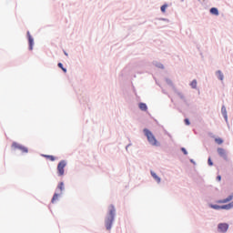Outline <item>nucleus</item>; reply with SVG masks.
Wrapping results in <instances>:
<instances>
[{"mask_svg":"<svg viewBox=\"0 0 233 233\" xmlns=\"http://www.w3.org/2000/svg\"><path fill=\"white\" fill-rule=\"evenodd\" d=\"M233 199V193H231L229 196H228L226 198L224 199H218L216 201V203L218 204H225V203H230V201H232Z\"/></svg>","mask_w":233,"mask_h":233,"instance_id":"obj_10","label":"nucleus"},{"mask_svg":"<svg viewBox=\"0 0 233 233\" xmlns=\"http://www.w3.org/2000/svg\"><path fill=\"white\" fill-rule=\"evenodd\" d=\"M166 83L167 85H168L169 86H174V83H172V80L169 78H166Z\"/></svg>","mask_w":233,"mask_h":233,"instance_id":"obj_23","label":"nucleus"},{"mask_svg":"<svg viewBox=\"0 0 233 233\" xmlns=\"http://www.w3.org/2000/svg\"><path fill=\"white\" fill-rule=\"evenodd\" d=\"M151 177H153V179H155V181H157V183H161V177H159V176H157V174H156V172L154 171H150Z\"/></svg>","mask_w":233,"mask_h":233,"instance_id":"obj_14","label":"nucleus"},{"mask_svg":"<svg viewBox=\"0 0 233 233\" xmlns=\"http://www.w3.org/2000/svg\"><path fill=\"white\" fill-rule=\"evenodd\" d=\"M153 65H154V66H157V68H160L161 70H163L165 68V66H163V64H161L160 62H157V61H154Z\"/></svg>","mask_w":233,"mask_h":233,"instance_id":"obj_17","label":"nucleus"},{"mask_svg":"<svg viewBox=\"0 0 233 233\" xmlns=\"http://www.w3.org/2000/svg\"><path fill=\"white\" fill-rule=\"evenodd\" d=\"M143 133H144V136L147 137L149 145H151L152 147H161V143L157 141V139L156 138V136H154V133H152L150 129L144 128Z\"/></svg>","mask_w":233,"mask_h":233,"instance_id":"obj_2","label":"nucleus"},{"mask_svg":"<svg viewBox=\"0 0 233 233\" xmlns=\"http://www.w3.org/2000/svg\"><path fill=\"white\" fill-rule=\"evenodd\" d=\"M217 181H221V175L217 176Z\"/></svg>","mask_w":233,"mask_h":233,"instance_id":"obj_29","label":"nucleus"},{"mask_svg":"<svg viewBox=\"0 0 233 233\" xmlns=\"http://www.w3.org/2000/svg\"><path fill=\"white\" fill-rule=\"evenodd\" d=\"M138 108L142 112H147V110H148V106H147V104L144 102H140V103H138Z\"/></svg>","mask_w":233,"mask_h":233,"instance_id":"obj_13","label":"nucleus"},{"mask_svg":"<svg viewBox=\"0 0 233 233\" xmlns=\"http://www.w3.org/2000/svg\"><path fill=\"white\" fill-rule=\"evenodd\" d=\"M180 150L184 154V156H188V151H187V148L181 147Z\"/></svg>","mask_w":233,"mask_h":233,"instance_id":"obj_25","label":"nucleus"},{"mask_svg":"<svg viewBox=\"0 0 233 233\" xmlns=\"http://www.w3.org/2000/svg\"><path fill=\"white\" fill-rule=\"evenodd\" d=\"M221 114H222L226 123H228V115L227 113V107L225 106H222V107H221Z\"/></svg>","mask_w":233,"mask_h":233,"instance_id":"obj_11","label":"nucleus"},{"mask_svg":"<svg viewBox=\"0 0 233 233\" xmlns=\"http://www.w3.org/2000/svg\"><path fill=\"white\" fill-rule=\"evenodd\" d=\"M63 192H65V182H59L51 199V203H57V201H59V198H62Z\"/></svg>","mask_w":233,"mask_h":233,"instance_id":"obj_3","label":"nucleus"},{"mask_svg":"<svg viewBox=\"0 0 233 233\" xmlns=\"http://www.w3.org/2000/svg\"><path fill=\"white\" fill-rule=\"evenodd\" d=\"M115 221H116V207L113 204H111L108 207V211L105 218L106 230H112V227H114Z\"/></svg>","mask_w":233,"mask_h":233,"instance_id":"obj_1","label":"nucleus"},{"mask_svg":"<svg viewBox=\"0 0 233 233\" xmlns=\"http://www.w3.org/2000/svg\"><path fill=\"white\" fill-rule=\"evenodd\" d=\"M132 147V143H129L127 146H126V150H127V152H128V147Z\"/></svg>","mask_w":233,"mask_h":233,"instance_id":"obj_28","label":"nucleus"},{"mask_svg":"<svg viewBox=\"0 0 233 233\" xmlns=\"http://www.w3.org/2000/svg\"><path fill=\"white\" fill-rule=\"evenodd\" d=\"M177 96H178V97H180V99H182V101L185 103V105H187V106H190V103H188V100H187V98L185 97V95H183V93L177 92Z\"/></svg>","mask_w":233,"mask_h":233,"instance_id":"obj_12","label":"nucleus"},{"mask_svg":"<svg viewBox=\"0 0 233 233\" xmlns=\"http://www.w3.org/2000/svg\"><path fill=\"white\" fill-rule=\"evenodd\" d=\"M184 123H185V125H186L187 127H189V125H190V119L185 118V119H184Z\"/></svg>","mask_w":233,"mask_h":233,"instance_id":"obj_26","label":"nucleus"},{"mask_svg":"<svg viewBox=\"0 0 233 233\" xmlns=\"http://www.w3.org/2000/svg\"><path fill=\"white\" fill-rule=\"evenodd\" d=\"M26 37H27V41H28V50L32 51L34 50V36H32V35L30 34V31L26 32Z\"/></svg>","mask_w":233,"mask_h":233,"instance_id":"obj_7","label":"nucleus"},{"mask_svg":"<svg viewBox=\"0 0 233 233\" xmlns=\"http://www.w3.org/2000/svg\"><path fill=\"white\" fill-rule=\"evenodd\" d=\"M209 13L212 15H219V10L217 8V7H211L209 9Z\"/></svg>","mask_w":233,"mask_h":233,"instance_id":"obj_15","label":"nucleus"},{"mask_svg":"<svg viewBox=\"0 0 233 233\" xmlns=\"http://www.w3.org/2000/svg\"><path fill=\"white\" fill-rule=\"evenodd\" d=\"M215 143H217V145H223V138L221 137L215 138Z\"/></svg>","mask_w":233,"mask_h":233,"instance_id":"obj_22","label":"nucleus"},{"mask_svg":"<svg viewBox=\"0 0 233 233\" xmlns=\"http://www.w3.org/2000/svg\"><path fill=\"white\" fill-rule=\"evenodd\" d=\"M57 66H58V68H61V70L63 71L64 74H66L67 70H66V68L63 66V63L59 62V63L57 64Z\"/></svg>","mask_w":233,"mask_h":233,"instance_id":"obj_19","label":"nucleus"},{"mask_svg":"<svg viewBox=\"0 0 233 233\" xmlns=\"http://www.w3.org/2000/svg\"><path fill=\"white\" fill-rule=\"evenodd\" d=\"M190 86L191 88H194V89L198 88V80L197 79L192 80V82L190 83Z\"/></svg>","mask_w":233,"mask_h":233,"instance_id":"obj_20","label":"nucleus"},{"mask_svg":"<svg viewBox=\"0 0 233 233\" xmlns=\"http://www.w3.org/2000/svg\"><path fill=\"white\" fill-rule=\"evenodd\" d=\"M162 92L166 95H167L168 93H167V91L165 89H162Z\"/></svg>","mask_w":233,"mask_h":233,"instance_id":"obj_31","label":"nucleus"},{"mask_svg":"<svg viewBox=\"0 0 233 233\" xmlns=\"http://www.w3.org/2000/svg\"><path fill=\"white\" fill-rule=\"evenodd\" d=\"M66 160H61L56 167V172L58 177H63L65 176V168L66 167Z\"/></svg>","mask_w":233,"mask_h":233,"instance_id":"obj_5","label":"nucleus"},{"mask_svg":"<svg viewBox=\"0 0 233 233\" xmlns=\"http://www.w3.org/2000/svg\"><path fill=\"white\" fill-rule=\"evenodd\" d=\"M64 54H65V56H68V53H66V52H65Z\"/></svg>","mask_w":233,"mask_h":233,"instance_id":"obj_32","label":"nucleus"},{"mask_svg":"<svg viewBox=\"0 0 233 233\" xmlns=\"http://www.w3.org/2000/svg\"><path fill=\"white\" fill-rule=\"evenodd\" d=\"M209 208H213V210H232L233 208V201L229 202L228 204H225L219 206L218 204H208Z\"/></svg>","mask_w":233,"mask_h":233,"instance_id":"obj_4","label":"nucleus"},{"mask_svg":"<svg viewBox=\"0 0 233 233\" xmlns=\"http://www.w3.org/2000/svg\"><path fill=\"white\" fill-rule=\"evenodd\" d=\"M218 230L221 233H226L228 230V224L227 223H219L218 225Z\"/></svg>","mask_w":233,"mask_h":233,"instance_id":"obj_9","label":"nucleus"},{"mask_svg":"<svg viewBox=\"0 0 233 233\" xmlns=\"http://www.w3.org/2000/svg\"><path fill=\"white\" fill-rule=\"evenodd\" d=\"M12 147H13V148H15L16 150H21L22 154H28V147H26L17 142H13Z\"/></svg>","mask_w":233,"mask_h":233,"instance_id":"obj_6","label":"nucleus"},{"mask_svg":"<svg viewBox=\"0 0 233 233\" xmlns=\"http://www.w3.org/2000/svg\"><path fill=\"white\" fill-rule=\"evenodd\" d=\"M190 163H192L193 165H196V161L194 159H189Z\"/></svg>","mask_w":233,"mask_h":233,"instance_id":"obj_30","label":"nucleus"},{"mask_svg":"<svg viewBox=\"0 0 233 233\" xmlns=\"http://www.w3.org/2000/svg\"><path fill=\"white\" fill-rule=\"evenodd\" d=\"M167 8H168V5L164 4L163 5H161L160 10L162 14H165L167 12Z\"/></svg>","mask_w":233,"mask_h":233,"instance_id":"obj_21","label":"nucleus"},{"mask_svg":"<svg viewBox=\"0 0 233 233\" xmlns=\"http://www.w3.org/2000/svg\"><path fill=\"white\" fill-rule=\"evenodd\" d=\"M43 157H46V159H50V161H56V157L53 155H42Z\"/></svg>","mask_w":233,"mask_h":233,"instance_id":"obj_18","label":"nucleus"},{"mask_svg":"<svg viewBox=\"0 0 233 233\" xmlns=\"http://www.w3.org/2000/svg\"><path fill=\"white\" fill-rule=\"evenodd\" d=\"M158 21H165V23H170V20L167 18H159Z\"/></svg>","mask_w":233,"mask_h":233,"instance_id":"obj_27","label":"nucleus"},{"mask_svg":"<svg viewBox=\"0 0 233 233\" xmlns=\"http://www.w3.org/2000/svg\"><path fill=\"white\" fill-rule=\"evenodd\" d=\"M217 152L219 156V157H222L224 161H228V156L227 155V150L223 147H218Z\"/></svg>","mask_w":233,"mask_h":233,"instance_id":"obj_8","label":"nucleus"},{"mask_svg":"<svg viewBox=\"0 0 233 233\" xmlns=\"http://www.w3.org/2000/svg\"><path fill=\"white\" fill-rule=\"evenodd\" d=\"M208 167H214V162L210 157L208 158Z\"/></svg>","mask_w":233,"mask_h":233,"instance_id":"obj_24","label":"nucleus"},{"mask_svg":"<svg viewBox=\"0 0 233 233\" xmlns=\"http://www.w3.org/2000/svg\"><path fill=\"white\" fill-rule=\"evenodd\" d=\"M216 76L218 79H219V81H223V79H225V76L223 75V72H221V70H218L216 72Z\"/></svg>","mask_w":233,"mask_h":233,"instance_id":"obj_16","label":"nucleus"}]
</instances>
